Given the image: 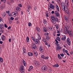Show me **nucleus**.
Segmentation results:
<instances>
[{"label": "nucleus", "mask_w": 73, "mask_h": 73, "mask_svg": "<svg viewBox=\"0 0 73 73\" xmlns=\"http://www.w3.org/2000/svg\"><path fill=\"white\" fill-rule=\"evenodd\" d=\"M50 8H51L52 9H54V6L52 5V4H50Z\"/></svg>", "instance_id": "10"}, {"label": "nucleus", "mask_w": 73, "mask_h": 73, "mask_svg": "<svg viewBox=\"0 0 73 73\" xmlns=\"http://www.w3.org/2000/svg\"><path fill=\"white\" fill-rule=\"evenodd\" d=\"M5 16H6V14H5V13H4V15L3 16V17H5Z\"/></svg>", "instance_id": "54"}, {"label": "nucleus", "mask_w": 73, "mask_h": 73, "mask_svg": "<svg viewBox=\"0 0 73 73\" xmlns=\"http://www.w3.org/2000/svg\"><path fill=\"white\" fill-rule=\"evenodd\" d=\"M65 20L68 21L69 20V19H68V16H66L65 17Z\"/></svg>", "instance_id": "26"}, {"label": "nucleus", "mask_w": 73, "mask_h": 73, "mask_svg": "<svg viewBox=\"0 0 73 73\" xmlns=\"http://www.w3.org/2000/svg\"><path fill=\"white\" fill-rule=\"evenodd\" d=\"M46 22H47L45 20V21H44L43 22V23H44V24H46Z\"/></svg>", "instance_id": "41"}, {"label": "nucleus", "mask_w": 73, "mask_h": 73, "mask_svg": "<svg viewBox=\"0 0 73 73\" xmlns=\"http://www.w3.org/2000/svg\"><path fill=\"white\" fill-rule=\"evenodd\" d=\"M23 64H26V62H25V61L23 60Z\"/></svg>", "instance_id": "49"}, {"label": "nucleus", "mask_w": 73, "mask_h": 73, "mask_svg": "<svg viewBox=\"0 0 73 73\" xmlns=\"http://www.w3.org/2000/svg\"><path fill=\"white\" fill-rule=\"evenodd\" d=\"M51 19H52V21H54V19L55 21H56V22H58V19L56 17H54L52 16H51Z\"/></svg>", "instance_id": "2"}, {"label": "nucleus", "mask_w": 73, "mask_h": 73, "mask_svg": "<svg viewBox=\"0 0 73 73\" xmlns=\"http://www.w3.org/2000/svg\"><path fill=\"white\" fill-rule=\"evenodd\" d=\"M32 48H33L34 49H35L36 48V45L35 44H33L32 46Z\"/></svg>", "instance_id": "12"}, {"label": "nucleus", "mask_w": 73, "mask_h": 73, "mask_svg": "<svg viewBox=\"0 0 73 73\" xmlns=\"http://www.w3.org/2000/svg\"><path fill=\"white\" fill-rule=\"evenodd\" d=\"M61 40H65V38H63V37H62L61 38Z\"/></svg>", "instance_id": "37"}, {"label": "nucleus", "mask_w": 73, "mask_h": 73, "mask_svg": "<svg viewBox=\"0 0 73 73\" xmlns=\"http://www.w3.org/2000/svg\"><path fill=\"white\" fill-rule=\"evenodd\" d=\"M65 6L64 5H62V8L63 10V11H65Z\"/></svg>", "instance_id": "8"}, {"label": "nucleus", "mask_w": 73, "mask_h": 73, "mask_svg": "<svg viewBox=\"0 0 73 73\" xmlns=\"http://www.w3.org/2000/svg\"><path fill=\"white\" fill-rule=\"evenodd\" d=\"M49 35V33H46L45 34V36H46V35Z\"/></svg>", "instance_id": "50"}, {"label": "nucleus", "mask_w": 73, "mask_h": 73, "mask_svg": "<svg viewBox=\"0 0 73 73\" xmlns=\"http://www.w3.org/2000/svg\"><path fill=\"white\" fill-rule=\"evenodd\" d=\"M66 41L68 44L69 46L70 45L71 41H70V39H69V38H68L67 39Z\"/></svg>", "instance_id": "3"}, {"label": "nucleus", "mask_w": 73, "mask_h": 73, "mask_svg": "<svg viewBox=\"0 0 73 73\" xmlns=\"http://www.w3.org/2000/svg\"><path fill=\"white\" fill-rule=\"evenodd\" d=\"M26 40L27 42H28L29 41V37H27L26 38Z\"/></svg>", "instance_id": "19"}, {"label": "nucleus", "mask_w": 73, "mask_h": 73, "mask_svg": "<svg viewBox=\"0 0 73 73\" xmlns=\"http://www.w3.org/2000/svg\"><path fill=\"white\" fill-rule=\"evenodd\" d=\"M19 18V17H17V18L15 19V20H17Z\"/></svg>", "instance_id": "33"}, {"label": "nucleus", "mask_w": 73, "mask_h": 73, "mask_svg": "<svg viewBox=\"0 0 73 73\" xmlns=\"http://www.w3.org/2000/svg\"><path fill=\"white\" fill-rule=\"evenodd\" d=\"M11 28V26H9V27H8L7 28L8 29H10Z\"/></svg>", "instance_id": "48"}, {"label": "nucleus", "mask_w": 73, "mask_h": 73, "mask_svg": "<svg viewBox=\"0 0 73 73\" xmlns=\"http://www.w3.org/2000/svg\"><path fill=\"white\" fill-rule=\"evenodd\" d=\"M34 62L35 65H36V66H40V63L36 60H34Z\"/></svg>", "instance_id": "4"}, {"label": "nucleus", "mask_w": 73, "mask_h": 73, "mask_svg": "<svg viewBox=\"0 0 73 73\" xmlns=\"http://www.w3.org/2000/svg\"><path fill=\"white\" fill-rule=\"evenodd\" d=\"M68 25L66 26V29H67V28H68Z\"/></svg>", "instance_id": "59"}, {"label": "nucleus", "mask_w": 73, "mask_h": 73, "mask_svg": "<svg viewBox=\"0 0 73 73\" xmlns=\"http://www.w3.org/2000/svg\"><path fill=\"white\" fill-rule=\"evenodd\" d=\"M15 14H16V16H18L19 15V13L17 12L16 11H15Z\"/></svg>", "instance_id": "29"}, {"label": "nucleus", "mask_w": 73, "mask_h": 73, "mask_svg": "<svg viewBox=\"0 0 73 73\" xmlns=\"http://www.w3.org/2000/svg\"><path fill=\"white\" fill-rule=\"evenodd\" d=\"M58 58H59V60H61V59H62V57L60 56L59 57H58Z\"/></svg>", "instance_id": "38"}, {"label": "nucleus", "mask_w": 73, "mask_h": 73, "mask_svg": "<svg viewBox=\"0 0 73 73\" xmlns=\"http://www.w3.org/2000/svg\"><path fill=\"white\" fill-rule=\"evenodd\" d=\"M46 69H47V67H46V66H43L42 68V70H46Z\"/></svg>", "instance_id": "6"}, {"label": "nucleus", "mask_w": 73, "mask_h": 73, "mask_svg": "<svg viewBox=\"0 0 73 73\" xmlns=\"http://www.w3.org/2000/svg\"><path fill=\"white\" fill-rule=\"evenodd\" d=\"M55 15L57 16V17H60V13H55Z\"/></svg>", "instance_id": "15"}, {"label": "nucleus", "mask_w": 73, "mask_h": 73, "mask_svg": "<svg viewBox=\"0 0 73 73\" xmlns=\"http://www.w3.org/2000/svg\"><path fill=\"white\" fill-rule=\"evenodd\" d=\"M28 25L29 27H32V23H31L30 22L28 23Z\"/></svg>", "instance_id": "20"}, {"label": "nucleus", "mask_w": 73, "mask_h": 73, "mask_svg": "<svg viewBox=\"0 0 73 73\" xmlns=\"http://www.w3.org/2000/svg\"><path fill=\"white\" fill-rule=\"evenodd\" d=\"M10 19L11 20H13L14 18L12 17H10Z\"/></svg>", "instance_id": "35"}, {"label": "nucleus", "mask_w": 73, "mask_h": 73, "mask_svg": "<svg viewBox=\"0 0 73 73\" xmlns=\"http://www.w3.org/2000/svg\"><path fill=\"white\" fill-rule=\"evenodd\" d=\"M5 27V28H7V25L6 24H5L4 25Z\"/></svg>", "instance_id": "51"}, {"label": "nucleus", "mask_w": 73, "mask_h": 73, "mask_svg": "<svg viewBox=\"0 0 73 73\" xmlns=\"http://www.w3.org/2000/svg\"><path fill=\"white\" fill-rule=\"evenodd\" d=\"M9 42H11V39L9 38Z\"/></svg>", "instance_id": "58"}, {"label": "nucleus", "mask_w": 73, "mask_h": 73, "mask_svg": "<svg viewBox=\"0 0 73 73\" xmlns=\"http://www.w3.org/2000/svg\"><path fill=\"white\" fill-rule=\"evenodd\" d=\"M68 33L69 36H72V34L71 33V31H68Z\"/></svg>", "instance_id": "17"}, {"label": "nucleus", "mask_w": 73, "mask_h": 73, "mask_svg": "<svg viewBox=\"0 0 73 73\" xmlns=\"http://www.w3.org/2000/svg\"><path fill=\"white\" fill-rule=\"evenodd\" d=\"M29 68L32 70L33 69V66H31L29 67Z\"/></svg>", "instance_id": "32"}, {"label": "nucleus", "mask_w": 73, "mask_h": 73, "mask_svg": "<svg viewBox=\"0 0 73 73\" xmlns=\"http://www.w3.org/2000/svg\"><path fill=\"white\" fill-rule=\"evenodd\" d=\"M54 12L53 11H52L51 12V13H52V14H54Z\"/></svg>", "instance_id": "53"}, {"label": "nucleus", "mask_w": 73, "mask_h": 73, "mask_svg": "<svg viewBox=\"0 0 73 73\" xmlns=\"http://www.w3.org/2000/svg\"><path fill=\"white\" fill-rule=\"evenodd\" d=\"M56 39L58 41H60V37L58 36L56 38Z\"/></svg>", "instance_id": "24"}, {"label": "nucleus", "mask_w": 73, "mask_h": 73, "mask_svg": "<svg viewBox=\"0 0 73 73\" xmlns=\"http://www.w3.org/2000/svg\"><path fill=\"white\" fill-rule=\"evenodd\" d=\"M5 36L3 35H2V36H1V40L2 41H4V40H5Z\"/></svg>", "instance_id": "9"}, {"label": "nucleus", "mask_w": 73, "mask_h": 73, "mask_svg": "<svg viewBox=\"0 0 73 73\" xmlns=\"http://www.w3.org/2000/svg\"><path fill=\"white\" fill-rule=\"evenodd\" d=\"M37 35L38 36V39L39 40H41V36H40V35H39V34L37 33Z\"/></svg>", "instance_id": "18"}, {"label": "nucleus", "mask_w": 73, "mask_h": 73, "mask_svg": "<svg viewBox=\"0 0 73 73\" xmlns=\"http://www.w3.org/2000/svg\"><path fill=\"white\" fill-rule=\"evenodd\" d=\"M11 2L12 3H13L14 2V1H13V0H11Z\"/></svg>", "instance_id": "60"}, {"label": "nucleus", "mask_w": 73, "mask_h": 73, "mask_svg": "<svg viewBox=\"0 0 73 73\" xmlns=\"http://www.w3.org/2000/svg\"><path fill=\"white\" fill-rule=\"evenodd\" d=\"M37 54H38L37 53H36V52L34 53V55H35V56H37Z\"/></svg>", "instance_id": "30"}, {"label": "nucleus", "mask_w": 73, "mask_h": 73, "mask_svg": "<svg viewBox=\"0 0 73 73\" xmlns=\"http://www.w3.org/2000/svg\"><path fill=\"white\" fill-rule=\"evenodd\" d=\"M0 62H3V58H2L1 57L0 58Z\"/></svg>", "instance_id": "27"}, {"label": "nucleus", "mask_w": 73, "mask_h": 73, "mask_svg": "<svg viewBox=\"0 0 73 73\" xmlns=\"http://www.w3.org/2000/svg\"><path fill=\"white\" fill-rule=\"evenodd\" d=\"M65 53H68V50H66L65 51Z\"/></svg>", "instance_id": "64"}, {"label": "nucleus", "mask_w": 73, "mask_h": 73, "mask_svg": "<svg viewBox=\"0 0 73 73\" xmlns=\"http://www.w3.org/2000/svg\"><path fill=\"white\" fill-rule=\"evenodd\" d=\"M36 30L37 31H39L40 32V31H41V30H40V29L39 28L36 27Z\"/></svg>", "instance_id": "23"}, {"label": "nucleus", "mask_w": 73, "mask_h": 73, "mask_svg": "<svg viewBox=\"0 0 73 73\" xmlns=\"http://www.w3.org/2000/svg\"><path fill=\"white\" fill-rule=\"evenodd\" d=\"M58 13V12L57 11H55V13Z\"/></svg>", "instance_id": "63"}, {"label": "nucleus", "mask_w": 73, "mask_h": 73, "mask_svg": "<svg viewBox=\"0 0 73 73\" xmlns=\"http://www.w3.org/2000/svg\"><path fill=\"white\" fill-rule=\"evenodd\" d=\"M60 36V34H57V36Z\"/></svg>", "instance_id": "57"}, {"label": "nucleus", "mask_w": 73, "mask_h": 73, "mask_svg": "<svg viewBox=\"0 0 73 73\" xmlns=\"http://www.w3.org/2000/svg\"><path fill=\"white\" fill-rule=\"evenodd\" d=\"M56 28H57V29H58L59 27L58 25H56Z\"/></svg>", "instance_id": "44"}, {"label": "nucleus", "mask_w": 73, "mask_h": 73, "mask_svg": "<svg viewBox=\"0 0 73 73\" xmlns=\"http://www.w3.org/2000/svg\"><path fill=\"white\" fill-rule=\"evenodd\" d=\"M56 9L58 11H59V7H58V6L57 5H56Z\"/></svg>", "instance_id": "22"}, {"label": "nucleus", "mask_w": 73, "mask_h": 73, "mask_svg": "<svg viewBox=\"0 0 73 73\" xmlns=\"http://www.w3.org/2000/svg\"><path fill=\"white\" fill-rule=\"evenodd\" d=\"M14 15L15 14H14V12H13L11 13V16H13V15Z\"/></svg>", "instance_id": "42"}, {"label": "nucleus", "mask_w": 73, "mask_h": 73, "mask_svg": "<svg viewBox=\"0 0 73 73\" xmlns=\"http://www.w3.org/2000/svg\"><path fill=\"white\" fill-rule=\"evenodd\" d=\"M61 49V47L60 46H58L57 47V50H60Z\"/></svg>", "instance_id": "16"}, {"label": "nucleus", "mask_w": 73, "mask_h": 73, "mask_svg": "<svg viewBox=\"0 0 73 73\" xmlns=\"http://www.w3.org/2000/svg\"><path fill=\"white\" fill-rule=\"evenodd\" d=\"M31 39H32L33 41H34L35 42V38L33 37H31Z\"/></svg>", "instance_id": "28"}, {"label": "nucleus", "mask_w": 73, "mask_h": 73, "mask_svg": "<svg viewBox=\"0 0 73 73\" xmlns=\"http://www.w3.org/2000/svg\"><path fill=\"white\" fill-rule=\"evenodd\" d=\"M47 29L48 30H49V31H51L52 29V28L48 27L47 28Z\"/></svg>", "instance_id": "21"}, {"label": "nucleus", "mask_w": 73, "mask_h": 73, "mask_svg": "<svg viewBox=\"0 0 73 73\" xmlns=\"http://www.w3.org/2000/svg\"><path fill=\"white\" fill-rule=\"evenodd\" d=\"M6 12V13H9V11H7Z\"/></svg>", "instance_id": "61"}, {"label": "nucleus", "mask_w": 73, "mask_h": 73, "mask_svg": "<svg viewBox=\"0 0 73 73\" xmlns=\"http://www.w3.org/2000/svg\"><path fill=\"white\" fill-rule=\"evenodd\" d=\"M3 42L2 41H0V44H3Z\"/></svg>", "instance_id": "55"}, {"label": "nucleus", "mask_w": 73, "mask_h": 73, "mask_svg": "<svg viewBox=\"0 0 73 73\" xmlns=\"http://www.w3.org/2000/svg\"><path fill=\"white\" fill-rule=\"evenodd\" d=\"M23 52L24 53H27V51H26V50H24Z\"/></svg>", "instance_id": "46"}, {"label": "nucleus", "mask_w": 73, "mask_h": 73, "mask_svg": "<svg viewBox=\"0 0 73 73\" xmlns=\"http://www.w3.org/2000/svg\"><path fill=\"white\" fill-rule=\"evenodd\" d=\"M60 55L62 57H64V54H60Z\"/></svg>", "instance_id": "31"}, {"label": "nucleus", "mask_w": 73, "mask_h": 73, "mask_svg": "<svg viewBox=\"0 0 73 73\" xmlns=\"http://www.w3.org/2000/svg\"><path fill=\"white\" fill-rule=\"evenodd\" d=\"M8 15L9 16H12L11 15V13H8Z\"/></svg>", "instance_id": "52"}, {"label": "nucleus", "mask_w": 73, "mask_h": 73, "mask_svg": "<svg viewBox=\"0 0 73 73\" xmlns=\"http://www.w3.org/2000/svg\"><path fill=\"white\" fill-rule=\"evenodd\" d=\"M16 11H18V10H19V11H21L20 10H21V9L18 6H17L16 8Z\"/></svg>", "instance_id": "11"}, {"label": "nucleus", "mask_w": 73, "mask_h": 73, "mask_svg": "<svg viewBox=\"0 0 73 73\" xmlns=\"http://www.w3.org/2000/svg\"><path fill=\"white\" fill-rule=\"evenodd\" d=\"M28 55L29 56H33V53L32 52H29L28 53Z\"/></svg>", "instance_id": "13"}, {"label": "nucleus", "mask_w": 73, "mask_h": 73, "mask_svg": "<svg viewBox=\"0 0 73 73\" xmlns=\"http://www.w3.org/2000/svg\"><path fill=\"white\" fill-rule=\"evenodd\" d=\"M53 23L54 24H56V21H55L54 20V21H53Z\"/></svg>", "instance_id": "43"}, {"label": "nucleus", "mask_w": 73, "mask_h": 73, "mask_svg": "<svg viewBox=\"0 0 73 73\" xmlns=\"http://www.w3.org/2000/svg\"><path fill=\"white\" fill-rule=\"evenodd\" d=\"M48 13H46V17H49V15H48Z\"/></svg>", "instance_id": "40"}, {"label": "nucleus", "mask_w": 73, "mask_h": 73, "mask_svg": "<svg viewBox=\"0 0 73 73\" xmlns=\"http://www.w3.org/2000/svg\"><path fill=\"white\" fill-rule=\"evenodd\" d=\"M55 41H56V43H57V44H58L59 42H58V40L57 39H55Z\"/></svg>", "instance_id": "34"}, {"label": "nucleus", "mask_w": 73, "mask_h": 73, "mask_svg": "<svg viewBox=\"0 0 73 73\" xmlns=\"http://www.w3.org/2000/svg\"><path fill=\"white\" fill-rule=\"evenodd\" d=\"M66 54L67 55H68V56H70V54H69V53L67 52L66 53Z\"/></svg>", "instance_id": "62"}, {"label": "nucleus", "mask_w": 73, "mask_h": 73, "mask_svg": "<svg viewBox=\"0 0 73 73\" xmlns=\"http://www.w3.org/2000/svg\"><path fill=\"white\" fill-rule=\"evenodd\" d=\"M43 49H44L43 47L41 46L40 47L39 50L41 52H44V50H43Z\"/></svg>", "instance_id": "5"}, {"label": "nucleus", "mask_w": 73, "mask_h": 73, "mask_svg": "<svg viewBox=\"0 0 73 73\" xmlns=\"http://www.w3.org/2000/svg\"><path fill=\"white\" fill-rule=\"evenodd\" d=\"M43 32H48V30L46 29L44 30V31H43Z\"/></svg>", "instance_id": "39"}, {"label": "nucleus", "mask_w": 73, "mask_h": 73, "mask_svg": "<svg viewBox=\"0 0 73 73\" xmlns=\"http://www.w3.org/2000/svg\"><path fill=\"white\" fill-rule=\"evenodd\" d=\"M19 71L22 73H24L25 70H24V67L23 66H21L19 69Z\"/></svg>", "instance_id": "1"}, {"label": "nucleus", "mask_w": 73, "mask_h": 73, "mask_svg": "<svg viewBox=\"0 0 73 73\" xmlns=\"http://www.w3.org/2000/svg\"><path fill=\"white\" fill-rule=\"evenodd\" d=\"M46 28L45 27H44L43 28V31H44V30H46Z\"/></svg>", "instance_id": "56"}, {"label": "nucleus", "mask_w": 73, "mask_h": 73, "mask_svg": "<svg viewBox=\"0 0 73 73\" xmlns=\"http://www.w3.org/2000/svg\"><path fill=\"white\" fill-rule=\"evenodd\" d=\"M18 6L19 7H22V5H21V4H19L18 5Z\"/></svg>", "instance_id": "36"}, {"label": "nucleus", "mask_w": 73, "mask_h": 73, "mask_svg": "<svg viewBox=\"0 0 73 73\" xmlns=\"http://www.w3.org/2000/svg\"><path fill=\"white\" fill-rule=\"evenodd\" d=\"M53 67H56V68H57L59 66V65L58 64H56L55 65H54L53 66Z\"/></svg>", "instance_id": "14"}, {"label": "nucleus", "mask_w": 73, "mask_h": 73, "mask_svg": "<svg viewBox=\"0 0 73 73\" xmlns=\"http://www.w3.org/2000/svg\"><path fill=\"white\" fill-rule=\"evenodd\" d=\"M44 55L41 56V58H44Z\"/></svg>", "instance_id": "47"}, {"label": "nucleus", "mask_w": 73, "mask_h": 73, "mask_svg": "<svg viewBox=\"0 0 73 73\" xmlns=\"http://www.w3.org/2000/svg\"><path fill=\"white\" fill-rule=\"evenodd\" d=\"M35 43L36 44H38L40 43V41H39L38 39H35Z\"/></svg>", "instance_id": "7"}, {"label": "nucleus", "mask_w": 73, "mask_h": 73, "mask_svg": "<svg viewBox=\"0 0 73 73\" xmlns=\"http://www.w3.org/2000/svg\"><path fill=\"white\" fill-rule=\"evenodd\" d=\"M0 27H2V28H4V26L3 25V24H0Z\"/></svg>", "instance_id": "25"}, {"label": "nucleus", "mask_w": 73, "mask_h": 73, "mask_svg": "<svg viewBox=\"0 0 73 73\" xmlns=\"http://www.w3.org/2000/svg\"><path fill=\"white\" fill-rule=\"evenodd\" d=\"M3 20V18H1V17H0V21H1L2 20Z\"/></svg>", "instance_id": "45"}]
</instances>
